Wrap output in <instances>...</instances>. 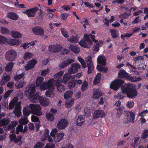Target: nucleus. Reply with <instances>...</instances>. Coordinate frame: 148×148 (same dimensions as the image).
Returning <instances> with one entry per match:
<instances>
[{
	"mask_svg": "<svg viewBox=\"0 0 148 148\" xmlns=\"http://www.w3.org/2000/svg\"><path fill=\"white\" fill-rule=\"evenodd\" d=\"M32 103L28 106H25L23 110V113L25 116H28L31 113H32Z\"/></svg>",
	"mask_w": 148,
	"mask_h": 148,
	"instance_id": "obj_19",
	"label": "nucleus"
},
{
	"mask_svg": "<svg viewBox=\"0 0 148 148\" xmlns=\"http://www.w3.org/2000/svg\"><path fill=\"white\" fill-rule=\"evenodd\" d=\"M73 94V92L71 90L65 92L64 95V98L65 99H67L70 98Z\"/></svg>",
	"mask_w": 148,
	"mask_h": 148,
	"instance_id": "obj_48",
	"label": "nucleus"
},
{
	"mask_svg": "<svg viewBox=\"0 0 148 148\" xmlns=\"http://www.w3.org/2000/svg\"><path fill=\"white\" fill-rule=\"evenodd\" d=\"M68 48L70 50L75 53H78L80 51L79 46L73 44H71Z\"/></svg>",
	"mask_w": 148,
	"mask_h": 148,
	"instance_id": "obj_23",
	"label": "nucleus"
},
{
	"mask_svg": "<svg viewBox=\"0 0 148 148\" xmlns=\"http://www.w3.org/2000/svg\"><path fill=\"white\" fill-rule=\"evenodd\" d=\"M44 78L41 77H38L36 79V86L39 87V88L41 90L40 87L42 86V85L45 84V82H43Z\"/></svg>",
	"mask_w": 148,
	"mask_h": 148,
	"instance_id": "obj_28",
	"label": "nucleus"
},
{
	"mask_svg": "<svg viewBox=\"0 0 148 148\" xmlns=\"http://www.w3.org/2000/svg\"><path fill=\"white\" fill-rule=\"evenodd\" d=\"M38 9V8L36 7L34 8L27 10L23 12L26 14L29 17H34L36 14V12Z\"/></svg>",
	"mask_w": 148,
	"mask_h": 148,
	"instance_id": "obj_16",
	"label": "nucleus"
},
{
	"mask_svg": "<svg viewBox=\"0 0 148 148\" xmlns=\"http://www.w3.org/2000/svg\"><path fill=\"white\" fill-rule=\"evenodd\" d=\"M7 38L0 35V44H7Z\"/></svg>",
	"mask_w": 148,
	"mask_h": 148,
	"instance_id": "obj_57",
	"label": "nucleus"
},
{
	"mask_svg": "<svg viewBox=\"0 0 148 148\" xmlns=\"http://www.w3.org/2000/svg\"><path fill=\"white\" fill-rule=\"evenodd\" d=\"M76 84V82L75 81L71 79L68 83V86L69 88L72 89L75 86Z\"/></svg>",
	"mask_w": 148,
	"mask_h": 148,
	"instance_id": "obj_47",
	"label": "nucleus"
},
{
	"mask_svg": "<svg viewBox=\"0 0 148 148\" xmlns=\"http://www.w3.org/2000/svg\"><path fill=\"white\" fill-rule=\"evenodd\" d=\"M46 118L48 121L51 122L54 121L55 117L53 114L48 112L46 114Z\"/></svg>",
	"mask_w": 148,
	"mask_h": 148,
	"instance_id": "obj_36",
	"label": "nucleus"
},
{
	"mask_svg": "<svg viewBox=\"0 0 148 148\" xmlns=\"http://www.w3.org/2000/svg\"><path fill=\"white\" fill-rule=\"evenodd\" d=\"M51 90H47L45 94L46 96L49 98H53L55 95V93Z\"/></svg>",
	"mask_w": 148,
	"mask_h": 148,
	"instance_id": "obj_38",
	"label": "nucleus"
},
{
	"mask_svg": "<svg viewBox=\"0 0 148 148\" xmlns=\"http://www.w3.org/2000/svg\"><path fill=\"white\" fill-rule=\"evenodd\" d=\"M35 45V43L34 42L29 43H25L21 46V47H23L24 49H27L31 47H33Z\"/></svg>",
	"mask_w": 148,
	"mask_h": 148,
	"instance_id": "obj_37",
	"label": "nucleus"
},
{
	"mask_svg": "<svg viewBox=\"0 0 148 148\" xmlns=\"http://www.w3.org/2000/svg\"><path fill=\"white\" fill-rule=\"evenodd\" d=\"M10 138L11 141H14L15 143H16L21 140V137L19 136L17 138H16V136L15 134H12L10 135Z\"/></svg>",
	"mask_w": 148,
	"mask_h": 148,
	"instance_id": "obj_32",
	"label": "nucleus"
},
{
	"mask_svg": "<svg viewBox=\"0 0 148 148\" xmlns=\"http://www.w3.org/2000/svg\"><path fill=\"white\" fill-rule=\"evenodd\" d=\"M106 114L103 111L101 110H97L94 112L93 117L94 119L103 118L105 117Z\"/></svg>",
	"mask_w": 148,
	"mask_h": 148,
	"instance_id": "obj_20",
	"label": "nucleus"
},
{
	"mask_svg": "<svg viewBox=\"0 0 148 148\" xmlns=\"http://www.w3.org/2000/svg\"><path fill=\"white\" fill-rule=\"evenodd\" d=\"M14 63H9L5 67V70L7 72L10 71L12 70L13 66Z\"/></svg>",
	"mask_w": 148,
	"mask_h": 148,
	"instance_id": "obj_52",
	"label": "nucleus"
},
{
	"mask_svg": "<svg viewBox=\"0 0 148 148\" xmlns=\"http://www.w3.org/2000/svg\"><path fill=\"white\" fill-rule=\"evenodd\" d=\"M25 75V73L23 72L21 74H20L19 75H17L15 76L14 77V79L15 81H18L20 79L23 77Z\"/></svg>",
	"mask_w": 148,
	"mask_h": 148,
	"instance_id": "obj_54",
	"label": "nucleus"
},
{
	"mask_svg": "<svg viewBox=\"0 0 148 148\" xmlns=\"http://www.w3.org/2000/svg\"><path fill=\"white\" fill-rule=\"evenodd\" d=\"M121 90L126 93L127 97L132 99L135 98L138 94L137 91L129 84H125L121 86Z\"/></svg>",
	"mask_w": 148,
	"mask_h": 148,
	"instance_id": "obj_1",
	"label": "nucleus"
},
{
	"mask_svg": "<svg viewBox=\"0 0 148 148\" xmlns=\"http://www.w3.org/2000/svg\"><path fill=\"white\" fill-rule=\"evenodd\" d=\"M64 74V72L60 71L54 75V77L57 80L55 81V83H61L62 82L61 78Z\"/></svg>",
	"mask_w": 148,
	"mask_h": 148,
	"instance_id": "obj_27",
	"label": "nucleus"
},
{
	"mask_svg": "<svg viewBox=\"0 0 148 148\" xmlns=\"http://www.w3.org/2000/svg\"><path fill=\"white\" fill-rule=\"evenodd\" d=\"M33 56V55L32 53L27 52L24 54L23 57L25 59H27L32 58Z\"/></svg>",
	"mask_w": 148,
	"mask_h": 148,
	"instance_id": "obj_58",
	"label": "nucleus"
},
{
	"mask_svg": "<svg viewBox=\"0 0 148 148\" xmlns=\"http://www.w3.org/2000/svg\"><path fill=\"white\" fill-rule=\"evenodd\" d=\"M101 77V74L100 73H98L95 77L94 81L93 84H96L99 83L100 81Z\"/></svg>",
	"mask_w": 148,
	"mask_h": 148,
	"instance_id": "obj_43",
	"label": "nucleus"
},
{
	"mask_svg": "<svg viewBox=\"0 0 148 148\" xmlns=\"http://www.w3.org/2000/svg\"><path fill=\"white\" fill-rule=\"evenodd\" d=\"M18 98L17 97H14L13 100L10 102L9 104V109L10 110H12L15 104L18 101Z\"/></svg>",
	"mask_w": 148,
	"mask_h": 148,
	"instance_id": "obj_42",
	"label": "nucleus"
},
{
	"mask_svg": "<svg viewBox=\"0 0 148 148\" xmlns=\"http://www.w3.org/2000/svg\"><path fill=\"white\" fill-rule=\"evenodd\" d=\"M30 101L33 103H36L39 101L38 95L37 93H34L28 95Z\"/></svg>",
	"mask_w": 148,
	"mask_h": 148,
	"instance_id": "obj_24",
	"label": "nucleus"
},
{
	"mask_svg": "<svg viewBox=\"0 0 148 148\" xmlns=\"http://www.w3.org/2000/svg\"><path fill=\"white\" fill-rule=\"evenodd\" d=\"M58 131L57 128H55L52 130L50 133L51 136L53 138L54 141L56 143L60 141L64 136L63 133H58Z\"/></svg>",
	"mask_w": 148,
	"mask_h": 148,
	"instance_id": "obj_3",
	"label": "nucleus"
},
{
	"mask_svg": "<svg viewBox=\"0 0 148 148\" xmlns=\"http://www.w3.org/2000/svg\"><path fill=\"white\" fill-rule=\"evenodd\" d=\"M17 56L16 51L14 49H11L8 50L5 54V58L8 61L12 62L14 61Z\"/></svg>",
	"mask_w": 148,
	"mask_h": 148,
	"instance_id": "obj_4",
	"label": "nucleus"
},
{
	"mask_svg": "<svg viewBox=\"0 0 148 148\" xmlns=\"http://www.w3.org/2000/svg\"><path fill=\"white\" fill-rule=\"evenodd\" d=\"M110 31L111 33V36L113 38H116L119 35V32L116 30L110 29Z\"/></svg>",
	"mask_w": 148,
	"mask_h": 148,
	"instance_id": "obj_46",
	"label": "nucleus"
},
{
	"mask_svg": "<svg viewBox=\"0 0 148 148\" xmlns=\"http://www.w3.org/2000/svg\"><path fill=\"white\" fill-rule=\"evenodd\" d=\"M124 83L123 80L121 79L115 80L111 83L110 87L114 90H117L119 88L120 86Z\"/></svg>",
	"mask_w": 148,
	"mask_h": 148,
	"instance_id": "obj_7",
	"label": "nucleus"
},
{
	"mask_svg": "<svg viewBox=\"0 0 148 148\" xmlns=\"http://www.w3.org/2000/svg\"><path fill=\"white\" fill-rule=\"evenodd\" d=\"M49 136V130L48 129H46L45 131L43 136L40 138L41 140L43 141H45L46 140L47 137Z\"/></svg>",
	"mask_w": 148,
	"mask_h": 148,
	"instance_id": "obj_45",
	"label": "nucleus"
},
{
	"mask_svg": "<svg viewBox=\"0 0 148 148\" xmlns=\"http://www.w3.org/2000/svg\"><path fill=\"white\" fill-rule=\"evenodd\" d=\"M18 123L21 125H25L27 124L29 122L27 118L26 117L21 118L19 119Z\"/></svg>",
	"mask_w": 148,
	"mask_h": 148,
	"instance_id": "obj_51",
	"label": "nucleus"
},
{
	"mask_svg": "<svg viewBox=\"0 0 148 148\" xmlns=\"http://www.w3.org/2000/svg\"><path fill=\"white\" fill-rule=\"evenodd\" d=\"M6 16L8 18L14 20H17L18 18V16L15 13L12 12L8 13Z\"/></svg>",
	"mask_w": 148,
	"mask_h": 148,
	"instance_id": "obj_33",
	"label": "nucleus"
},
{
	"mask_svg": "<svg viewBox=\"0 0 148 148\" xmlns=\"http://www.w3.org/2000/svg\"><path fill=\"white\" fill-rule=\"evenodd\" d=\"M36 61L35 60L32 59L29 61L25 66V70L28 71L33 69L36 63Z\"/></svg>",
	"mask_w": 148,
	"mask_h": 148,
	"instance_id": "obj_18",
	"label": "nucleus"
},
{
	"mask_svg": "<svg viewBox=\"0 0 148 148\" xmlns=\"http://www.w3.org/2000/svg\"><path fill=\"white\" fill-rule=\"evenodd\" d=\"M102 95L101 91L98 89H95L93 91L92 98L94 99L99 98Z\"/></svg>",
	"mask_w": 148,
	"mask_h": 148,
	"instance_id": "obj_25",
	"label": "nucleus"
},
{
	"mask_svg": "<svg viewBox=\"0 0 148 148\" xmlns=\"http://www.w3.org/2000/svg\"><path fill=\"white\" fill-rule=\"evenodd\" d=\"M74 62V60L72 58H68L64 61L60 62L59 65L60 69H62L67 67L70 64Z\"/></svg>",
	"mask_w": 148,
	"mask_h": 148,
	"instance_id": "obj_15",
	"label": "nucleus"
},
{
	"mask_svg": "<svg viewBox=\"0 0 148 148\" xmlns=\"http://www.w3.org/2000/svg\"><path fill=\"white\" fill-rule=\"evenodd\" d=\"M11 36L15 38H20L22 37V35L20 32L15 31H12L11 32Z\"/></svg>",
	"mask_w": 148,
	"mask_h": 148,
	"instance_id": "obj_39",
	"label": "nucleus"
},
{
	"mask_svg": "<svg viewBox=\"0 0 148 148\" xmlns=\"http://www.w3.org/2000/svg\"><path fill=\"white\" fill-rule=\"evenodd\" d=\"M125 115L130 123H134V120L135 119V114L134 112L131 111H128Z\"/></svg>",
	"mask_w": 148,
	"mask_h": 148,
	"instance_id": "obj_22",
	"label": "nucleus"
},
{
	"mask_svg": "<svg viewBox=\"0 0 148 148\" xmlns=\"http://www.w3.org/2000/svg\"><path fill=\"white\" fill-rule=\"evenodd\" d=\"M50 72V69L48 68H47V69L42 70L41 71V75L43 77H45Z\"/></svg>",
	"mask_w": 148,
	"mask_h": 148,
	"instance_id": "obj_55",
	"label": "nucleus"
},
{
	"mask_svg": "<svg viewBox=\"0 0 148 148\" xmlns=\"http://www.w3.org/2000/svg\"><path fill=\"white\" fill-rule=\"evenodd\" d=\"M148 136V130H145L143 132L141 135V138L143 139H145Z\"/></svg>",
	"mask_w": 148,
	"mask_h": 148,
	"instance_id": "obj_62",
	"label": "nucleus"
},
{
	"mask_svg": "<svg viewBox=\"0 0 148 148\" xmlns=\"http://www.w3.org/2000/svg\"><path fill=\"white\" fill-rule=\"evenodd\" d=\"M71 67L68 70V72L70 74H74L76 73L81 68L80 65L77 63H74L71 65Z\"/></svg>",
	"mask_w": 148,
	"mask_h": 148,
	"instance_id": "obj_10",
	"label": "nucleus"
},
{
	"mask_svg": "<svg viewBox=\"0 0 148 148\" xmlns=\"http://www.w3.org/2000/svg\"><path fill=\"white\" fill-rule=\"evenodd\" d=\"M90 37L92 40L95 44L92 47V50L95 52L97 51L99 49V47L102 45L103 42L102 40H98L97 39L94 35H92L90 34Z\"/></svg>",
	"mask_w": 148,
	"mask_h": 148,
	"instance_id": "obj_5",
	"label": "nucleus"
},
{
	"mask_svg": "<svg viewBox=\"0 0 148 148\" xmlns=\"http://www.w3.org/2000/svg\"><path fill=\"white\" fill-rule=\"evenodd\" d=\"M68 124L67 121L65 119H62L58 121L57 127L60 130L65 129Z\"/></svg>",
	"mask_w": 148,
	"mask_h": 148,
	"instance_id": "obj_14",
	"label": "nucleus"
},
{
	"mask_svg": "<svg viewBox=\"0 0 148 148\" xmlns=\"http://www.w3.org/2000/svg\"><path fill=\"white\" fill-rule=\"evenodd\" d=\"M10 77L8 75H4L0 82V83L1 85H3L5 84L10 79Z\"/></svg>",
	"mask_w": 148,
	"mask_h": 148,
	"instance_id": "obj_30",
	"label": "nucleus"
},
{
	"mask_svg": "<svg viewBox=\"0 0 148 148\" xmlns=\"http://www.w3.org/2000/svg\"><path fill=\"white\" fill-rule=\"evenodd\" d=\"M32 113L37 116L42 115L43 112L42 111V108L39 104H34L32 103Z\"/></svg>",
	"mask_w": 148,
	"mask_h": 148,
	"instance_id": "obj_8",
	"label": "nucleus"
},
{
	"mask_svg": "<svg viewBox=\"0 0 148 148\" xmlns=\"http://www.w3.org/2000/svg\"><path fill=\"white\" fill-rule=\"evenodd\" d=\"M88 68V73L90 74L92 73L94 69L93 64L87 65Z\"/></svg>",
	"mask_w": 148,
	"mask_h": 148,
	"instance_id": "obj_63",
	"label": "nucleus"
},
{
	"mask_svg": "<svg viewBox=\"0 0 148 148\" xmlns=\"http://www.w3.org/2000/svg\"><path fill=\"white\" fill-rule=\"evenodd\" d=\"M88 86V83L85 80L83 83L82 85L81 90L83 91L86 90L87 89Z\"/></svg>",
	"mask_w": 148,
	"mask_h": 148,
	"instance_id": "obj_59",
	"label": "nucleus"
},
{
	"mask_svg": "<svg viewBox=\"0 0 148 148\" xmlns=\"http://www.w3.org/2000/svg\"><path fill=\"white\" fill-rule=\"evenodd\" d=\"M121 92H120L118 93L117 95H115L114 97L116 98H118L120 99H122L126 97L125 94L126 93L122 90Z\"/></svg>",
	"mask_w": 148,
	"mask_h": 148,
	"instance_id": "obj_41",
	"label": "nucleus"
},
{
	"mask_svg": "<svg viewBox=\"0 0 148 148\" xmlns=\"http://www.w3.org/2000/svg\"><path fill=\"white\" fill-rule=\"evenodd\" d=\"M21 104V102L20 101L18 102L16 104L15 108L13 111V112L18 117H19L20 116L21 113L20 106Z\"/></svg>",
	"mask_w": 148,
	"mask_h": 148,
	"instance_id": "obj_21",
	"label": "nucleus"
},
{
	"mask_svg": "<svg viewBox=\"0 0 148 148\" xmlns=\"http://www.w3.org/2000/svg\"><path fill=\"white\" fill-rule=\"evenodd\" d=\"M23 130V126L22 125L19 124L16 127V133L17 134L19 133L20 132H22Z\"/></svg>",
	"mask_w": 148,
	"mask_h": 148,
	"instance_id": "obj_61",
	"label": "nucleus"
},
{
	"mask_svg": "<svg viewBox=\"0 0 148 148\" xmlns=\"http://www.w3.org/2000/svg\"><path fill=\"white\" fill-rule=\"evenodd\" d=\"M39 102L41 106L44 107L48 106L50 103L49 99L43 96H40L39 97Z\"/></svg>",
	"mask_w": 148,
	"mask_h": 148,
	"instance_id": "obj_12",
	"label": "nucleus"
},
{
	"mask_svg": "<svg viewBox=\"0 0 148 148\" xmlns=\"http://www.w3.org/2000/svg\"><path fill=\"white\" fill-rule=\"evenodd\" d=\"M74 100V99L71 98L69 100L66 101L65 103V106L68 108L72 107L73 104Z\"/></svg>",
	"mask_w": 148,
	"mask_h": 148,
	"instance_id": "obj_35",
	"label": "nucleus"
},
{
	"mask_svg": "<svg viewBox=\"0 0 148 148\" xmlns=\"http://www.w3.org/2000/svg\"><path fill=\"white\" fill-rule=\"evenodd\" d=\"M68 40L72 43H76L78 41V39L77 36H72L70 37L69 38L67 39Z\"/></svg>",
	"mask_w": 148,
	"mask_h": 148,
	"instance_id": "obj_50",
	"label": "nucleus"
},
{
	"mask_svg": "<svg viewBox=\"0 0 148 148\" xmlns=\"http://www.w3.org/2000/svg\"><path fill=\"white\" fill-rule=\"evenodd\" d=\"M128 73L126 72L124 70H120L118 73V75L119 77L123 78L128 76Z\"/></svg>",
	"mask_w": 148,
	"mask_h": 148,
	"instance_id": "obj_40",
	"label": "nucleus"
},
{
	"mask_svg": "<svg viewBox=\"0 0 148 148\" xmlns=\"http://www.w3.org/2000/svg\"><path fill=\"white\" fill-rule=\"evenodd\" d=\"M140 137L138 136L135 137L134 139V142H133L131 143L132 146L135 148L137 146V142L139 140Z\"/></svg>",
	"mask_w": 148,
	"mask_h": 148,
	"instance_id": "obj_60",
	"label": "nucleus"
},
{
	"mask_svg": "<svg viewBox=\"0 0 148 148\" xmlns=\"http://www.w3.org/2000/svg\"><path fill=\"white\" fill-rule=\"evenodd\" d=\"M90 35V34L89 35L87 34L84 35V39L81 40L79 43L81 46L87 48H90V46L92 45L93 42L89 38Z\"/></svg>",
	"mask_w": 148,
	"mask_h": 148,
	"instance_id": "obj_2",
	"label": "nucleus"
},
{
	"mask_svg": "<svg viewBox=\"0 0 148 148\" xmlns=\"http://www.w3.org/2000/svg\"><path fill=\"white\" fill-rule=\"evenodd\" d=\"M36 86L34 84H29L26 87L25 90V94L27 95L33 94L35 92Z\"/></svg>",
	"mask_w": 148,
	"mask_h": 148,
	"instance_id": "obj_11",
	"label": "nucleus"
},
{
	"mask_svg": "<svg viewBox=\"0 0 148 148\" xmlns=\"http://www.w3.org/2000/svg\"><path fill=\"white\" fill-rule=\"evenodd\" d=\"M84 118L82 116H79L76 120V124L77 126H80L84 124Z\"/></svg>",
	"mask_w": 148,
	"mask_h": 148,
	"instance_id": "obj_31",
	"label": "nucleus"
},
{
	"mask_svg": "<svg viewBox=\"0 0 148 148\" xmlns=\"http://www.w3.org/2000/svg\"><path fill=\"white\" fill-rule=\"evenodd\" d=\"M97 69L99 71L106 72L108 68L107 67H103L101 65H97Z\"/></svg>",
	"mask_w": 148,
	"mask_h": 148,
	"instance_id": "obj_49",
	"label": "nucleus"
},
{
	"mask_svg": "<svg viewBox=\"0 0 148 148\" xmlns=\"http://www.w3.org/2000/svg\"><path fill=\"white\" fill-rule=\"evenodd\" d=\"M61 32L62 35L65 38H66L69 37V35L67 32L64 28H62L61 29Z\"/></svg>",
	"mask_w": 148,
	"mask_h": 148,
	"instance_id": "obj_64",
	"label": "nucleus"
},
{
	"mask_svg": "<svg viewBox=\"0 0 148 148\" xmlns=\"http://www.w3.org/2000/svg\"><path fill=\"white\" fill-rule=\"evenodd\" d=\"M77 59L80 62L82 67L84 68H86L87 65L84 60L80 57H78Z\"/></svg>",
	"mask_w": 148,
	"mask_h": 148,
	"instance_id": "obj_53",
	"label": "nucleus"
},
{
	"mask_svg": "<svg viewBox=\"0 0 148 148\" xmlns=\"http://www.w3.org/2000/svg\"><path fill=\"white\" fill-rule=\"evenodd\" d=\"M26 84V82L24 80H21L19 83L16 84L15 87L16 89L22 88Z\"/></svg>",
	"mask_w": 148,
	"mask_h": 148,
	"instance_id": "obj_44",
	"label": "nucleus"
},
{
	"mask_svg": "<svg viewBox=\"0 0 148 148\" xmlns=\"http://www.w3.org/2000/svg\"><path fill=\"white\" fill-rule=\"evenodd\" d=\"M60 83H55V84L57 86V91L59 92H61L64 91L65 89V87L62 85L59 84Z\"/></svg>",
	"mask_w": 148,
	"mask_h": 148,
	"instance_id": "obj_34",
	"label": "nucleus"
},
{
	"mask_svg": "<svg viewBox=\"0 0 148 148\" xmlns=\"http://www.w3.org/2000/svg\"><path fill=\"white\" fill-rule=\"evenodd\" d=\"M97 61L101 65L105 66L106 63V59L103 55H101L99 56L97 59Z\"/></svg>",
	"mask_w": 148,
	"mask_h": 148,
	"instance_id": "obj_29",
	"label": "nucleus"
},
{
	"mask_svg": "<svg viewBox=\"0 0 148 148\" xmlns=\"http://www.w3.org/2000/svg\"><path fill=\"white\" fill-rule=\"evenodd\" d=\"M41 90H45L47 89L53 90L55 89V87L54 85V79H51L47 82H45L44 85L40 87Z\"/></svg>",
	"mask_w": 148,
	"mask_h": 148,
	"instance_id": "obj_6",
	"label": "nucleus"
},
{
	"mask_svg": "<svg viewBox=\"0 0 148 148\" xmlns=\"http://www.w3.org/2000/svg\"><path fill=\"white\" fill-rule=\"evenodd\" d=\"M10 121L7 118H4L0 121V127L3 126L5 130L11 128L10 125H9Z\"/></svg>",
	"mask_w": 148,
	"mask_h": 148,
	"instance_id": "obj_13",
	"label": "nucleus"
},
{
	"mask_svg": "<svg viewBox=\"0 0 148 148\" xmlns=\"http://www.w3.org/2000/svg\"><path fill=\"white\" fill-rule=\"evenodd\" d=\"M1 33L4 35L8 34L10 33V31L5 27H2L1 29Z\"/></svg>",
	"mask_w": 148,
	"mask_h": 148,
	"instance_id": "obj_56",
	"label": "nucleus"
},
{
	"mask_svg": "<svg viewBox=\"0 0 148 148\" xmlns=\"http://www.w3.org/2000/svg\"><path fill=\"white\" fill-rule=\"evenodd\" d=\"M33 32L35 34L39 36L43 35L44 33V29L40 27L36 26L32 29Z\"/></svg>",
	"mask_w": 148,
	"mask_h": 148,
	"instance_id": "obj_17",
	"label": "nucleus"
},
{
	"mask_svg": "<svg viewBox=\"0 0 148 148\" xmlns=\"http://www.w3.org/2000/svg\"><path fill=\"white\" fill-rule=\"evenodd\" d=\"M71 74L69 73H65L63 76L61 82L64 84H67L71 77L72 76L71 75Z\"/></svg>",
	"mask_w": 148,
	"mask_h": 148,
	"instance_id": "obj_26",
	"label": "nucleus"
},
{
	"mask_svg": "<svg viewBox=\"0 0 148 148\" xmlns=\"http://www.w3.org/2000/svg\"><path fill=\"white\" fill-rule=\"evenodd\" d=\"M62 49V46L58 44L50 45L48 47V51L52 53H58Z\"/></svg>",
	"mask_w": 148,
	"mask_h": 148,
	"instance_id": "obj_9",
	"label": "nucleus"
}]
</instances>
